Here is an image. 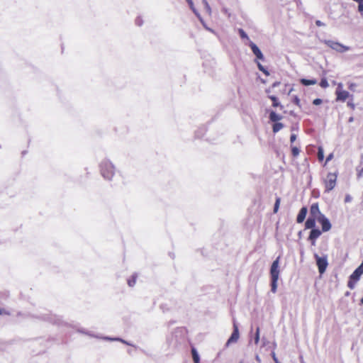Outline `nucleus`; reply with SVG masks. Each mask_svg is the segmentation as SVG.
<instances>
[{"mask_svg":"<svg viewBox=\"0 0 363 363\" xmlns=\"http://www.w3.org/2000/svg\"><path fill=\"white\" fill-rule=\"evenodd\" d=\"M316 221L321 225L323 232H327L331 229L330 222L320 212L318 203H314L310 207L309 217L305 223V228H315Z\"/></svg>","mask_w":363,"mask_h":363,"instance_id":"f257e3e1","label":"nucleus"},{"mask_svg":"<svg viewBox=\"0 0 363 363\" xmlns=\"http://www.w3.org/2000/svg\"><path fill=\"white\" fill-rule=\"evenodd\" d=\"M279 257H278L272 264L270 269L271 275V291L276 293L277 289V281L279 276Z\"/></svg>","mask_w":363,"mask_h":363,"instance_id":"f03ea898","label":"nucleus"},{"mask_svg":"<svg viewBox=\"0 0 363 363\" xmlns=\"http://www.w3.org/2000/svg\"><path fill=\"white\" fill-rule=\"evenodd\" d=\"M101 172L102 176L106 179H111L114 174L113 165L107 161L101 164Z\"/></svg>","mask_w":363,"mask_h":363,"instance_id":"7ed1b4c3","label":"nucleus"},{"mask_svg":"<svg viewBox=\"0 0 363 363\" xmlns=\"http://www.w3.org/2000/svg\"><path fill=\"white\" fill-rule=\"evenodd\" d=\"M363 274V262L350 275V279L347 282V286L350 289H353L355 284L359 279L360 277Z\"/></svg>","mask_w":363,"mask_h":363,"instance_id":"20e7f679","label":"nucleus"},{"mask_svg":"<svg viewBox=\"0 0 363 363\" xmlns=\"http://www.w3.org/2000/svg\"><path fill=\"white\" fill-rule=\"evenodd\" d=\"M335 96L337 101L345 102L346 99L348 98H352V95H350V93L343 89V85L342 83H338L337 89L335 90Z\"/></svg>","mask_w":363,"mask_h":363,"instance_id":"39448f33","label":"nucleus"},{"mask_svg":"<svg viewBox=\"0 0 363 363\" xmlns=\"http://www.w3.org/2000/svg\"><path fill=\"white\" fill-rule=\"evenodd\" d=\"M337 177V176L335 173L330 172L327 174L326 178L324 179L325 191L329 192L335 188L336 185Z\"/></svg>","mask_w":363,"mask_h":363,"instance_id":"423d86ee","label":"nucleus"},{"mask_svg":"<svg viewBox=\"0 0 363 363\" xmlns=\"http://www.w3.org/2000/svg\"><path fill=\"white\" fill-rule=\"evenodd\" d=\"M314 257L316 261L318 272L320 274H322L325 272L328 265L327 256L319 257L317 254H315Z\"/></svg>","mask_w":363,"mask_h":363,"instance_id":"0eeeda50","label":"nucleus"},{"mask_svg":"<svg viewBox=\"0 0 363 363\" xmlns=\"http://www.w3.org/2000/svg\"><path fill=\"white\" fill-rule=\"evenodd\" d=\"M325 44L330 48H332L336 51L340 52H346L350 50L349 47L343 45L338 42L328 40V41H326Z\"/></svg>","mask_w":363,"mask_h":363,"instance_id":"6e6552de","label":"nucleus"},{"mask_svg":"<svg viewBox=\"0 0 363 363\" xmlns=\"http://www.w3.org/2000/svg\"><path fill=\"white\" fill-rule=\"evenodd\" d=\"M308 238V240L311 242L312 245H315L316 240L321 235L322 231L318 228H313Z\"/></svg>","mask_w":363,"mask_h":363,"instance_id":"1a4fd4ad","label":"nucleus"},{"mask_svg":"<svg viewBox=\"0 0 363 363\" xmlns=\"http://www.w3.org/2000/svg\"><path fill=\"white\" fill-rule=\"evenodd\" d=\"M250 47L257 60H262L264 59V56L261 50L254 43L250 42Z\"/></svg>","mask_w":363,"mask_h":363,"instance_id":"9d476101","label":"nucleus"},{"mask_svg":"<svg viewBox=\"0 0 363 363\" xmlns=\"http://www.w3.org/2000/svg\"><path fill=\"white\" fill-rule=\"evenodd\" d=\"M307 212L308 209L306 206H303L301 208L296 218V222L298 223H301L304 221V220L306 219Z\"/></svg>","mask_w":363,"mask_h":363,"instance_id":"9b49d317","label":"nucleus"},{"mask_svg":"<svg viewBox=\"0 0 363 363\" xmlns=\"http://www.w3.org/2000/svg\"><path fill=\"white\" fill-rule=\"evenodd\" d=\"M233 329H234L233 332L231 336L230 337V338L228 340V343L236 342L238 340V338H239L238 327V325H237V324L235 323H233Z\"/></svg>","mask_w":363,"mask_h":363,"instance_id":"f8f14e48","label":"nucleus"},{"mask_svg":"<svg viewBox=\"0 0 363 363\" xmlns=\"http://www.w3.org/2000/svg\"><path fill=\"white\" fill-rule=\"evenodd\" d=\"M280 115L277 114L274 111H272L269 113V120L272 122L277 123L281 119Z\"/></svg>","mask_w":363,"mask_h":363,"instance_id":"ddd939ff","label":"nucleus"},{"mask_svg":"<svg viewBox=\"0 0 363 363\" xmlns=\"http://www.w3.org/2000/svg\"><path fill=\"white\" fill-rule=\"evenodd\" d=\"M269 98L272 100V106L276 108V107H280L281 109L283 108V106L280 104L277 97H276L275 96H273V95H271V96H269Z\"/></svg>","mask_w":363,"mask_h":363,"instance_id":"4468645a","label":"nucleus"},{"mask_svg":"<svg viewBox=\"0 0 363 363\" xmlns=\"http://www.w3.org/2000/svg\"><path fill=\"white\" fill-rule=\"evenodd\" d=\"M300 82L301 84L304 86H310L315 84L317 83V81L315 79H301L300 80Z\"/></svg>","mask_w":363,"mask_h":363,"instance_id":"2eb2a0df","label":"nucleus"},{"mask_svg":"<svg viewBox=\"0 0 363 363\" xmlns=\"http://www.w3.org/2000/svg\"><path fill=\"white\" fill-rule=\"evenodd\" d=\"M284 125L281 123H275L273 125L272 130L274 133L279 132L281 129H282Z\"/></svg>","mask_w":363,"mask_h":363,"instance_id":"dca6fc26","label":"nucleus"},{"mask_svg":"<svg viewBox=\"0 0 363 363\" xmlns=\"http://www.w3.org/2000/svg\"><path fill=\"white\" fill-rule=\"evenodd\" d=\"M191 353L194 363H199V357L195 348H192Z\"/></svg>","mask_w":363,"mask_h":363,"instance_id":"f3484780","label":"nucleus"},{"mask_svg":"<svg viewBox=\"0 0 363 363\" xmlns=\"http://www.w3.org/2000/svg\"><path fill=\"white\" fill-rule=\"evenodd\" d=\"M137 277L135 275L131 276L130 279H128V284L129 286H133L135 284Z\"/></svg>","mask_w":363,"mask_h":363,"instance_id":"a211bd4d","label":"nucleus"},{"mask_svg":"<svg viewBox=\"0 0 363 363\" xmlns=\"http://www.w3.org/2000/svg\"><path fill=\"white\" fill-rule=\"evenodd\" d=\"M319 84L323 89H325L329 86V84L326 78L321 79Z\"/></svg>","mask_w":363,"mask_h":363,"instance_id":"6ab92c4d","label":"nucleus"},{"mask_svg":"<svg viewBox=\"0 0 363 363\" xmlns=\"http://www.w3.org/2000/svg\"><path fill=\"white\" fill-rule=\"evenodd\" d=\"M280 202H281V199L279 197H277L276 199L275 203H274V213H277L279 208Z\"/></svg>","mask_w":363,"mask_h":363,"instance_id":"aec40b11","label":"nucleus"},{"mask_svg":"<svg viewBox=\"0 0 363 363\" xmlns=\"http://www.w3.org/2000/svg\"><path fill=\"white\" fill-rule=\"evenodd\" d=\"M292 102L298 107H301V101L298 96L292 97Z\"/></svg>","mask_w":363,"mask_h":363,"instance_id":"412c9836","label":"nucleus"},{"mask_svg":"<svg viewBox=\"0 0 363 363\" xmlns=\"http://www.w3.org/2000/svg\"><path fill=\"white\" fill-rule=\"evenodd\" d=\"M299 152H300V150L297 147H296V146L291 147V154H292L293 157L298 156L299 154Z\"/></svg>","mask_w":363,"mask_h":363,"instance_id":"4be33fe9","label":"nucleus"},{"mask_svg":"<svg viewBox=\"0 0 363 363\" xmlns=\"http://www.w3.org/2000/svg\"><path fill=\"white\" fill-rule=\"evenodd\" d=\"M324 158V154H323V150L322 149V147H319L318 148V159L319 161H322Z\"/></svg>","mask_w":363,"mask_h":363,"instance_id":"5701e85b","label":"nucleus"},{"mask_svg":"<svg viewBox=\"0 0 363 363\" xmlns=\"http://www.w3.org/2000/svg\"><path fill=\"white\" fill-rule=\"evenodd\" d=\"M257 67H258V69L261 72H262L264 74H266L267 76L269 74L268 71L259 62H257Z\"/></svg>","mask_w":363,"mask_h":363,"instance_id":"b1692460","label":"nucleus"},{"mask_svg":"<svg viewBox=\"0 0 363 363\" xmlns=\"http://www.w3.org/2000/svg\"><path fill=\"white\" fill-rule=\"evenodd\" d=\"M259 340V328H257L256 330L255 337V343H258Z\"/></svg>","mask_w":363,"mask_h":363,"instance_id":"393cba45","label":"nucleus"},{"mask_svg":"<svg viewBox=\"0 0 363 363\" xmlns=\"http://www.w3.org/2000/svg\"><path fill=\"white\" fill-rule=\"evenodd\" d=\"M239 33L242 38H248L247 35L245 33V32L242 29L239 30Z\"/></svg>","mask_w":363,"mask_h":363,"instance_id":"a878e982","label":"nucleus"},{"mask_svg":"<svg viewBox=\"0 0 363 363\" xmlns=\"http://www.w3.org/2000/svg\"><path fill=\"white\" fill-rule=\"evenodd\" d=\"M0 315H10V313L4 308H0Z\"/></svg>","mask_w":363,"mask_h":363,"instance_id":"bb28decb","label":"nucleus"},{"mask_svg":"<svg viewBox=\"0 0 363 363\" xmlns=\"http://www.w3.org/2000/svg\"><path fill=\"white\" fill-rule=\"evenodd\" d=\"M347 106L351 108L352 109H354L355 106L352 102V98H351V101L347 102Z\"/></svg>","mask_w":363,"mask_h":363,"instance_id":"cd10ccee","label":"nucleus"},{"mask_svg":"<svg viewBox=\"0 0 363 363\" xmlns=\"http://www.w3.org/2000/svg\"><path fill=\"white\" fill-rule=\"evenodd\" d=\"M358 11L363 15V2L359 3Z\"/></svg>","mask_w":363,"mask_h":363,"instance_id":"c85d7f7f","label":"nucleus"},{"mask_svg":"<svg viewBox=\"0 0 363 363\" xmlns=\"http://www.w3.org/2000/svg\"><path fill=\"white\" fill-rule=\"evenodd\" d=\"M322 103V99H315L313 100V104L314 105H320Z\"/></svg>","mask_w":363,"mask_h":363,"instance_id":"c756f323","label":"nucleus"},{"mask_svg":"<svg viewBox=\"0 0 363 363\" xmlns=\"http://www.w3.org/2000/svg\"><path fill=\"white\" fill-rule=\"evenodd\" d=\"M315 25L318 26V27H320V26H325V23H323V22H321L319 20H317L315 21Z\"/></svg>","mask_w":363,"mask_h":363,"instance_id":"7c9ffc66","label":"nucleus"},{"mask_svg":"<svg viewBox=\"0 0 363 363\" xmlns=\"http://www.w3.org/2000/svg\"><path fill=\"white\" fill-rule=\"evenodd\" d=\"M351 201H352V197L350 195H346V196L345 198V202L348 203V202H350Z\"/></svg>","mask_w":363,"mask_h":363,"instance_id":"2f4dec72","label":"nucleus"},{"mask_svg":"<svg viewBox=\"0 0 363 363\" xmlns=\"http://www.w3.org/2000/svg\"><path fill=\"white\" fill-rule=\"evenodd\" d=\"M296 139V136L295 134H292L290 137V141L291 143H294Z\"/></svg>","mask_w":363,"mask_h":363,"instance_id":"473e14b6","label":"nucleus"},{"mask_svg":"<svg viewBox=\"0 0 363 363\" xmlns=\"http://www.w3.org/2000/svg\"><path fill=\"white\" fill-rule=\"evenodd\" d=\"M332 158H333V154H330V155L327 157L325 162H329Z\"/></svg>","mask_w":363,"mask_h":363,"instance_id":"72a5a7b5","label":"nucleus"},{"mask_svg":"<svg viewBox=\"0 0 363 363\" xmlns=\"http://www.w3.org/2000/svg\"><path fill=\"white\" fill-rule=\"evenodd\" d=\"M355 86V84H353V83H352V84H350V86H349V89H351V90H352L353 86Z\"/></svg>","mask_w":363,"mask_h":363,"instance_id":"f704fd0d","label":"nucleus"},{"mask_svg":"<svg viewBox=\"0 0 363 363\" xmlns=\"http://www.w3.org/2000/svg\"><path fill=\"white\" fill-rule=\"evenodd\" d=\"M361 303L363 304V298L361 299Z\"/></svg>","mask_w":363,"mask_h":363,"instance_id":"c9c22d12","label":"nucleus"},{"mask_svg":"<svg viewBox=\"0 0 363 363\" xmlns=\"http://www.w3.org/2000/svg\"><path fill=\"white\" fill-rule=\"evenodd\" d=\"M277 84H278V83H274V84H273V86H275Z\"/></svg>","mask_w":363,"mask_h":363,"instance_id":"e433bc0d","label":"nucleus"},{"mask_svg":"<svg viewBox=\"0 0 363 363\" xmlns=\"http://www.w3.org/2000/svg\"><path fill=\"white\" fill-rule=\"evenodd\" d=\"M353 121V118H350V121Z\"/></svg>","mask_w":363,"mask_h":363,"instance_id":"4c0bfd02","label":"nucleus"}]
</instances>
